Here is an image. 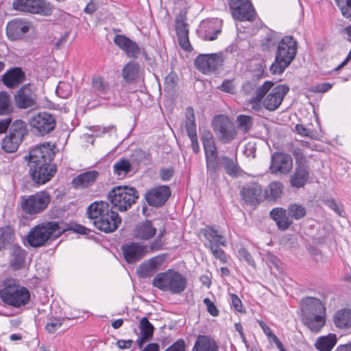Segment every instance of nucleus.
I'll return each instance as SVG.
<instances>
[{"instance_id": "ea45409f", "label": "nucleus", "mask_w": 351, "mask_h": 351, "mask_svg": "<svg viewBox=\"0 0 351 351\" xmlns=\"http://www.w3.org/2000/svg\"><path fill=\"white\" fill-rule=\"evenodd\" d=\"M283 188L280 182H271L263 193L264 199L276 202L280 197Z\"/></svg>"}, {"instance_id": "052dcab7", "label": "nucleus", "mask_w": 351, "mask_h": 351, "mask_svg": "<svg viewBox=\"0 0 351 351\" xmlns=\"http://www.w3.org/2000/svg\"><path fill=\"white\" fill-rule=\"evenodd\" d=\"M217 88L223 92L228 93H233L234 90V86L232 81L230 80H224L221 84Z\"/></svg>"}, {"instance_id": "79ce46f5", "label": "nucleus", "mask_w": 351, "mask_h": 351, "mask_svg": "<svg viewBox=\"0 0 351 351\" xmlns=\"http://www.w3.org/2000/svg\"><path fill=\"white\" fill-rule=\"evenodd\" d=\"M185 117V128L188 136L197 135L195 112L192 107L186 109Z\"/></svg>"}, {"instance_id": "5701e85b", "label": "nucleus", "mask_w": 351, "mask_h": 351, "mask_svg": "<svg viewBox=\"0 0 351 351\" xmlns=\"http://www.w3.org/2000/svg\"><path fill=\"white\" fill-rule=\"evenodd\" d=\"M163 261L164 258L160 255L144 261L136 269L138 277L142 278L152 277L159 270Z\"/></svg>"}, {"instance_id": "393cba45", "label": "nucleus", "mask_w": 351, "mask_h": 351, "mask_svg": "<svg viewBox=\"0 0 351 351\" xmlns=\"http://www.w3.org/2000/svg\"><path fill=\"white\" fill-rule=\"evenodd\" d=\"M110 209L111 206L108 202L95 201L88 206L86 215L88 219L93 220V224L95 227Z\"/></svg>"}, {"instance_id": "7c9ffc66", "label": "nucleus", "mask_w": 351, "mask_h": 351, "mask_svg": "<svg viewBox=\"0 0 351 351\" xmlns=\"http://www.w3.org/2000/svg\"><path fill=\"white\" fill-rule=\"evenodd\" d=\"M27 252L17 244L11 247L10 266L14 271L21 269L25 266Z\"/></svg>"}, {"instance_id": "8fccbe9b", "label": "nucleus", "mask_w": 351, "mask_h": 351, "mask_svg": "<svg viewBox=\"0 0 351 351\" xmlns=\"http://www.w3.org/2000/svg\"><path fill=\"white\" fill-rule=\"evenodd\" d=\"M238 256L241 261H245L250 266L255 268L256 263L251 254L244 247L238 251Z\"/></svg>"}, {"instance_id": "a878e982", "label": "nucleus", "mask_w": 351, "mask_h": 351, "mask_svg": "<svg viewBox=\"0 0 351 351\" xmlns=\"http://www.w3.org/2000/svg\"><path fill=\"white\" fill-rule=\"evenodd\" d=\"M157 233V228L152 221L145 219L136 225L133 232L134 237L138 240L148 241L154 238Z\"/></svg>"}, {"instance_id": "774afa93", "label": "nucleus", "mask_w": 351, "mask_h": 351, "mask_svg": "<svg viewBox=\"0 0 351 351\" xmlns=\"http://www.w3.org/2000/svg\"><path fill=\"white\" fill-rule=\"evenodd\" d=\"M62 325V322L58 319H56L47 324L45 328L49 333H54Z\"/></svg>"}, {"instance_id": "4d7b16f0", "label": "nucleus", "mask_w": 351, "mask_h": 351, "mask_svg": "<svg viewBox=\"0 0 351 351\" xmlns=\"http://www.w3.org/2000/svg\"><path fill=\"white\" fill-rule=\"evenodd\" d=\"M230 296L231 298L232 305L234 308L239 313L245 312V308L243 306L240 298L234 293H230Z\"/></svg>"}, {"instance_id": "49530a36", "label": "nucleus", "mask_w": 351, "mask_h": 351, "mask_svg": "<svg viewBox=\"0 0 351 351\" xmlns=\"http://www.w3.org/2000/svg\"><path fill=\"white\" fill-rule=\"evenodd\" d=\"M21 143V142L8 135L1 143V148L6 153H14L17 151Z\"/></svg>"}, {"instance_id": "5fc2aeb1", "label": "nucleus", "mask_w": 351, "mask_h": 351, "mask_svg": "<svg viewBox=\"0 0 351 351\" xmlns=\"http://www.w3.org/2000/svg\"><path fill=\"white\" fill-rule=\"evenodd\" d=\"M178 83V75L173 72L171 71L165 79V85L169 88H174Z\"/></svg>"}, {"instance_id": "13d9d810", "label": "nucleus", "mask_w": 351, "mask_h": 351, "mask_svg": "<svg viewBox=\"0 0 351 351\" xmlns=\"http://www.w3.org/2000/svg\"><path fill=\"white\" fill-rule=\"evenodd\" d=\"M165 351H186L185 341L182 339H178Z\"/></svg>"}, {"instance_id": "1a4fd4ad", "label": "nucleus", "mask_w": 351, "mask_h": 351, "mask_svg": "<svg viewBox=\"0 0 351 351\" xmlns=\"http://www.w3.org/2000/svg\"><path fill=\"white\" fill-rule=\"evenodd\" d=\"M51 202L50 194L45 191L31 195L20 197V206L23 212L29 216H35L43 213Z\"/></svg>"}, {"instance_id": "f8f14e48", "label": "nucleus", "mask_w": 351, "mask_h": 351, "mask_svg": "<svg viewBox=\"0 0 351 351\" xmlns=\"http://www.w3.org/2000/svg\"><path fill=\"white\" fill-rule=\"evenodd\" d=\"M213 130L222 143H229L235 139L237 132L230 119L225 115L215 117L213 121Z\"/></svg>"}, {"instance_id": "dca6fc26", "label": "nucleus", "mask_w": 351, "mask_h": 351, "mask_svg": "<svg viewBox=\"0 0 351 351\" xmlns=\"http://www.w3.org/2000/svg\"><path fill=\"white\" fill-rule=\"evenodd\" d=\"M144 152L141 150L135 151L131 156L130 159L121 158L119 159L113 165V171L117 176L119 179H122L130 173L135 166L144 158Z\"/></svg>"}, {"instance_id": "e2e57ef3", "label": "nucleus", "mask_w": 351, "mask_h": 351, "mask_svg": "<svg viewBox=\"0 0 351 351\" xmlns=\"http://www.w3.org/2000/svg\"><path fill=\"white\" fill-rule=\"evenodd\" d=\"M324 204L334 210L337 214L341 216V213L343 210L339 207V204L336 202L334 199H326L324 200Z\"/></svg>"}, {"instance_id": "2eb2a0df", "label": "nucleus", "mask_w": 351, "mask_h": 351, "mask_svg": "<svg viewBox=\"0 0 351 351\" xmlns=\"http://www.w3.org/2000/svg\"><path fill=\"white\" fill-rule=\"evenodd\" d=\"M16 106L19 109L32 108L36 106L37 95L34 84L22 86L14 95Z\"/></svg>"}, {"instance_id": "0eeeda50", "label": "nucleus", "mask_w": 351, "mask_h": 351, "mask_svg": "<svg viewBox=\"0 0 351 351\" xmlns=\"http://www.w3.org/2000/svg\"><path fill=\"white\" fill-rule=\"evenodd\" d=\"M154 287L172 294H181L186 288L187 279L177 271L168 269L158 274L152 280Z\"/></svg>"}, {"instance_id": "de8ad7c7", "label": "nucleus", "mask_w": 351, "mask_h": 351, "mask_svg": "<svg viewBox=\"0 0 351 351\" xmlns=\"http://www.w3.org/2000/svg\"><path fill=\"white\" fill-rule=\"evenodd\" d=\"M237 122L238 127L243 132H248L253 124V119L247 115L240 114L237 117Z\"/></svg>"}, {"instance_id": "58836bf2", "label": "nucleus", "mask_w": 351, "mask_h": 351, "mask_svg": "<svg viewBox=\"0 0 351 351\" xmlns=\"http://www.w3.org/2000/svg\"><path fill=\"white\" fill-rule=\"evenodd\" d=\"M139 73L138 63L130 61L126 64L122 70V77L124 81L128 84H132L138 77Z\"/></svg>"}, {"instance_id": "412c9836", "label": "nucleus", "mask_w": 351, "mask_h": 351, "mask_svg": "<svg viewBox=\"0 0 351 351\" xmlns=\"http://www.w3.org/2000/svg\"><path fill=\"white\" fill-rule=\"evenodd\" d=\"M289 90V87L286 84H279L274 87L263 101L265 108L269 111L276 110L282 104Z\"/></svg>"}, {"instance_id": "72a5a7b5", "label": "nucleus", "mask_w": 351, "mask_h": 351, "mask_svg": "<svg viewBox=\"0 0 351 351\" xmlns=\"http://www.w3.org/2000/svg\"><path fill=\"white\" fill-rule=\"evenodd\" d=\"M192 351H219L217 342L209 336L198 335Z\"/></svg>"}, {"instance_id": "20e7f679", "label": "nucleus", "mask_w": 351, "mask_h": 351, "mask_svg": "<svg viewBox=\"0 0 351 351\" xmlns=\"http://www.w3.org/2000/svg\"><path fill=\"white\" fill-rule=\"evenodd\" d=\"M298 42L292 36H285L277 45L275 59L269 70L274 75L282 74L295 59L298 51Z\"/></svg>"}, {"instance_id": "f3484780", "label": "nucleus", "mask_w": 351, "mask_h": 351, "mask_svg": "<svg viewBox=\"0 0 351 351\" xmlns=\"http://www.w3.org/2000/svg\"><path fill=\"white\" fill-rule=\"evenodd\" d=\"M171 195L169 186L160 185L148 189L144 194V199L149 206L158 208L166 204Z\"/></svg>"}, {"instance_id": "864d4df0", "label": "nucleus", "mask_w": 351, "mask_h": 351, "mask_svg": "<svg viewBox=\"0 0 351 351\" xmlns=\"http://www.w3.org/2000/svg\"><path fill=\"white\" fill-rule=\"evenodd\" d=\"M65 231L66 230H72L75 233L82 234V235H89V234L92 232L90 229L86 228L85 226H82L81 224L75 223L73 225L70 226L69 228H64Z\"/></svg>"}, {"instance_id": "4468645a", "label": "nucleus", "mask_w": 351, "mask_h": 351, "mask_svg": "<svg viewBox=\"0 0 351 351\" xmlns=\"http://www.w3.org/2000/svg\"><path fill=\"white\" fill-rule=\"evenodd\" d=\"M12 6L16 10L45 16L50 15L52 12L49 3L45 0H14Z\"/></svg>"}, {"instance_id": "c03bdc74", "label": "nucleus", "mask_w": 351, "mask_h": 351, "mask_svg": "<svg viewBox=\"0 0 351 351\" xmlns=\"http://www.w3.org/2000/svg\"><path fill=\"white\" fill-rule=\"evenodd\" d=\"M138 328L140 330V335H142L143 338L147 337L150 339H152L154 326L149 321L147 317H143L141 319Z\"/></svg>"}, {"instance_id": "f03ea898", "label": "nucleus", "mask_w": 351, "mask_h": 351, "mask_svg": "<svg viewBox=\"0 0 351 351\" xmlns=\"http://www.w3.org/2000/svg\"><path fill=\"white\" fill-rule=\"evenodd\" d=\"M55 154L50 143H45L31 149L25 156L28 174L34 186L45 184L55 176L57 173V165L53 162Z\"/></svg>"}, {"instance_id": "69168bd1", "label": "nucleus", "mask_w": 351, "mask_h": 351, "mask_svg": "<svg viewBox=\"0 0 351 351\" xmlns=\"http://www.w3.org/2000/svg\"><path fill=\"white\" fill-rule=\"evenodd\" d=\"M256 147L255 143H248L245 145L243 154L247 157H252L254 158L256 157Z\"/></svg>"}, {"instance_id": "603ef678", "label": "nucleus", "mask_w": 351, "mask_h": 351, "mask_svg": "<svg viewBox=\"0 0 351 351\" xmlns=\"http://www.w3.org/2000/svg\"><path fill=\"white\" fill-rule=\"evenodd\" d=\"M293 155L295 160V165L296 167H307L306 165V159L304 156L302 150L301 149H295L293 152Z\"/></svg>"}, {"instance_id": "0e129e2a", "label": "nucleus", "mask_w": 351, "mask_h": 351, "mask_svg": "<svg viewBox=\"0 0 351 351\" xmlns=\"http://www.w3.org/2000/svg\"><path fill=\"white\" fill-rule=\"evenodd\" d=\"M174 175L173 168H162L160 170V178L162 181H169Z\"/></svg>"}, {"instance_id": "423d86ee", "label": "nucleus", "mask_w": 351, "mask_h": 351, "mask_svg": "<svg viewBox=\"0 0 351 351\" xmlns=\"http://www.w3.org/2000/svg\"><path fill=\"white\" fill-rule=\"evenodd\" d=\"M29 291L14 278H7L0 289V298L7 305L20 308L27 304L30 300Z\"/></svg>"}, {"instance_id": "6ab92c4d", "label": "nucleus", "mask_w": 351, "mask_h": 351, "mask_svg": "<svg viewBox=\"0 0 351 351\" xmlns=\"http://www.w3.org/2000/svg\"><path fill=\"white\" fill-rule=\"evenodd\" d=\"M293 168V159L290 154L275 152L271 156L269 170L272 174H287Z\"/></svg>"}, {"instance_id": "9d476101", "label": "nucleus", "mask_w": 351, "mask_h": 351, "mask_svg": "<svg viewBox=\"0 0 351 351\" xmlns=\"http://www.w3.org/2000/svg\"><path fill=\"white\" fill-rule=\"evenodd\" d=\"M31 132L36 136H44L53 132L56 126V116L49 112H40L29 119Z\"/></svg>"}, {"instance_id": "3c124183", "label": "nucleus", "mask_w": 351, "mask_h": 351, "mask_svg": "<svg viewBox=\"0 0 351 351\" xmlns=\"http://www.w3.org/2000/svg\"><path fill=\"white\" fill-rule=\"evenodd\" d=\"M93 131L97 136H101L105 134H109L110 135L112 133L116 132V127L113 125L106 127L95 126Z\"/></svg>"}, {"instance_id": "6e6d98bb", "label": "nucleus", "mask_w": 351, "mask_h": 351, "mask_svg": "<svg viewBox=\"0 0 351 351\" xmlns=\"http://www.w3.org/2000/svg\"><path fill=\"white\" fill-rule=\"evenodd\" d=\"M209 250L211 251L215 258L219 260L222 263L227 262L226 254L225 252L219 247V245L213 247V248Z\"/></svg>"}, {"instance_id": "6e6552de", "label": "nucleus", "mask_w": 351, "mask_h": 351, "mask_svg": "<svg viewBox=\"0 0 351 351\" xmlns=\"http://www.w3.org/2000/svg\"><path fill=\"white\" fill-rule=\"evenodd\" d=\"M202 141L205 154L206 176L215 180L218 177L219 158L214 137L210 131L206 130L203 132Z\"/></svg>"}, {"instance_id": "4c0bfd02", "label": "nucleus", "mask_w": 351, "mask_h": 351, "mask_svg": "<svg viewBox=\"0 0 351 351\" xmlns=\"http://www.w3.org/2000/svg\"><path fill=\"white\" fill-rule=\"evenodd\" d=\"M337 342V335L329 333L327 335L319 337L315 341V347L319 351H331Z\"/></svg>"}, {"instance_id": "4be33fe9", "label": "nucleus", "mask_w": 351, "mask_h": 351, "mask_svg": "<svg viewBox=\"0 0 351 351\" xmlns=\"http://www.w3.org/2000/svg\"><path fill=\"white\" fill-rule=\"evenodd\" d=\"M114 43L123 50L130 58L137 59L141 53L138 45L123 34H117L113 39Z\"/></svg>"}, {"instance_id": "09e8293b", "label": "nucleus", "mask_w": 351, "mask_h": 351, "mask_svg": "<svg viewBox=\"0 0 351 351\" xmlns=\"http://www.w3.org/2000/svg\"><path fill=\"white\" fill-rule=\"evenodd\" d=\"M274 85V82L271 81H266L264 84L260 86H258L255 91V95L252 97H254V99L258 101H261L263 97L267 94V93L273 87Z\"/></svg>"}, {"instance_id": "7ed1b4c3", "label": "nucleus", "mask_w": 351, "mask_h": 351, "mask_svg": "<svg viewBox=\"0 0 351 351\" xmlns=\"http://www.w3.org/2000/svg\"><path fill=\"white\" fill-rule=\"evenodd\" d=\"M302 322L309 330L318 332L326 324V308L318 298L306 297L302 300Z\"/></svg>"}, {"instance_id": "9b49d317", "label": "nucleus", "mask_w": 351, "mask_h": 351, "mask_svg": "<svg viewBox=\"0 0 351 351\" xmlns=\"http://www.w3.org/2000/svg\"><path fill=\"white\" fill-rule=\"evenodd\" d=\"M223 62V56L221 53L199 54L195 58L194 65L202 73L210 75L222 70Z\"/></svg>"}, {"instance_id": "37998d69", "label": "nucleus", "mask_w": 351, "mask_h": 351, "mask_svg": "<svg viewBox=\"0 0 351 351\" xmlns=\"http://www.w3.org/2000/svg\"><path fill=\"white\" fill-rule=\"evenodd\" d=\"M14 108L12 104L11 95L6 91L0 92V115L4 116L12 113Z\"/></svg>"}, {"instance_id": "c756f323", "label": "nucleus", "mask_w": 351, "mask_h": 351, "mask_svg": "<svg viewBox=\"0 0 351 351\" xmlns=\"http://www.w3.org/2000/svg\"><path fill=\"white\" fill-rule=\"evenodd\" d=\"M91 90L93 94L102 99H109L112 91L110 84L101 76H94L91 82Z\"/></svg>"}, {"instance_id": "b1692460", "label": "nucleus", "mask_w": 351, "mask_h": 351, "mask_svg": "<svg viewBox=\"0 0 351 351\" xmlns=\"http://www.w3.org/2000/svg\"><path fill=\"white\" fill-rule=\"evenodd\" d=\"M29 30L28 23L21 19H14L6 26V34L10 40L21 39Z\"/></svg>"}, {"instance_id": "a19ab883", "label": "nucleus", "mask_w": 351, "mask_h": 351, "mask_svg": "<svg viewBox=\"0 0 351 351\" xmlns=\"http://www.w3.org/2000/svg\"><path fill=\"white\" fill-rule=\"evenodd\" d=\"M280 34L270 30L267 34L265 39L262 43V48L264 51H271L272 49H276L277 45L279 44L280 40H282Z\"/></svg>"}, {"instance_id": "aec40b11", "label": "nucleus", "mask_w": 351, "mask_h": 351, "mask_svg": "<svg viewBox=\"0 0 351 351\" xmlns=\"http://www.w3.org/2000/svg\"><path fill=\"white\" fill-rule=\"evenodd\" d=\"M240 195L244 202L250 206H256L264 200L263 191L257 182L246 184L241 190Z\"/></svg>"}, {"instance_id": "cd10ccee", "label": "nucleus", "mask_w": 351, "mask_h": 351, "mask_svg": "<svg viewBox=\"0 0 351 351\" xmlns=\"http://www.w3.org/2000/svg\"><path fill=\"white\" fill-rule=\"evenodd\" d=\"M201 233L205 237L207 242L205 243L206 247L212 249L213 247L226 245V241L223 236L220 234L215 226H206L201 230Z\"/></svg>"}, {"instance_id": "f704fd0d", "label": "nucleus", "mask_w": 351, "mask_h": 351, "mask_svg": "<svg viewBox=\"0 0 351 351\" xmlns=\"http://www.w3.org/2000/svg\"><path fill=\"white\" fill-rule=\"evenodd\" d=\"M219 168L222 167L226 173L232 177H235L238 175L240 167L239 166L237 157L229 158L226 155L219 156Z\"/></svg>"}, {"instance_id": "e433bc0d", "label": "nucleus", "mask_w": 351, "mask_h": 351, "mask_svg": "<svg viewBox=\"0 0 351 351\" xmlns=\"http://www.w3.org/2000/svg\"><path fill=\"white\" fill-rule=\"evenodd\" d=\"M27 134L28 130L26 123L21 119H17L11 124L8 136L22 143L24 137Z\"/></svg>"}, {"instance_id": "ddd939ff", "label": "nucleus", "mask_w": 351, "mask_h": 351, "mask_svg": "<svg viewBox=\"0 0 351 351\" xmlns=\"http://www.w3.org/2000/svg\"><path fill=\"white\" fill-rule=\"evenodd\" d=\"M228 5L234 19L250 22L255 20L256 11L249 0H229Z\"/></svg>"}, {"instance_id": "473e14b6", "label": "nucleus", "mask_w": 351, "mask_h": 351, "mask_svg": "<svg viewBox=\"0 0 351 351\" xmlns=\"http://www.w3.org/2000/svg\"><path fill=\"white\" fill-rule=\"evenodd\" d=\"M269 215L275 221L278 228L281 230H286L292 223V220L287 215V210L283 208L276 207L273 208Z\"/></svg>"}, {"instance_id": "39448f33", "label": "nucleus", "mask_w": 351, "mask_h": 351, "mask_svg": "<svg viewBox=\"0 0 351 351\" xmlns=\"http://www.w3.org/2000/svg\"><path fill=\"white\" fill-rule=\"evenodd\" d=\"M62 224V221H56L38 223L28 232L26 237L27 243L35 248L44 246L49 240H54L65 232V229L61 226Z\"/></svg>"}, {"instance_id": "a211bd4d", "label": "nucleus", "mask_w": 351, "mask_h": 351, "mask_svg": "<svg viewBox=\"0 0 351 351\" xmlns=\"http://www.w3.org/2000/svg\"><path fill=\"white\" fill-rule=\"evenodd\" d=\"M125 262L132 265L141 261L148 254V246L138 242H129L121 245Z\"/></svg>"}, {"instance_id": "f257e3e1", "label": "nucleus", "mask_w": 351, "mask_h": 351, "mask_svg": "<svg viewBox=\"0 0 351 351\" xmlns=\"http://www.w3.org/2000/svg\"><path fill=\"white\" fill-rule=\"evenodd\" d=\"M108 200L111 204V209L106 213L95 228L104 233L108 234L116 231L120 226L122 219L117 211H126L136 203L139 198L138 191L132 186L119 185L113 187L108 193Z\"/></svg>"}, {"instance_id": "c85d7f7f", "label": "nucleus", "mask_w": 351, "mask_h": 351, "mask_svg": "<svg viewBox=\"0 0 351 351\" xmlns=\"http://www.w3.org/2000/svg\"><path fill=\"white\" fill-rule=\"evenodd\" d=\"M99 176V173L97 171H88L73 178L71 184L76 189H86L93 185Z\"/></svg>"}, {"instance_id": "bb28decb", "label": "nucleus", "mask_w": 351, "mask_h": 351, "mask_svg": "<svg viewBox=\"0 0 351 351\" xmlns=\"http://www.w3.org/2000/svg\"><path fill=\"white\" fill-rule=\"evenodd\" d=\"M25 80V72L21 67H13L2 75L3 84L9 88H15Z\"/></svg>"}, {"instance_id": "c9c22d12", "label": "nucleus", "mask_w": 351, "mask_h": 351, "mask_svg": "<svg viewBox=\"0 0 351 351\" xmlns=\"http://www.w3.org/2000/svg\"><path fill=\"white\" fill-rule=\"evenodd\" d=\"M335 326L340 329H348L351 327V310L341 308L337 311L333 318Z\"/></svg>"}, {"instance_id": "a18cd8bd", "label": "nucleus", "mask_w": 351, "mask_h": 351, "mask_svg": "<svg viewBox=\"0 0 351 351\" xmlns=\"http://www.w3.org/2000/svg\"><path fill=\"white\" fill-rule=\"evenodd\" d=\"M288 214L291 219L299 220L304 217L306 213V208L302 205L291 204L288 206Z\"/></svg>"}, {"instance_id": "338daca9", "label": "nucleus", "mask_w": 351, "mask_h": 351, "mask_svg": "<svg viewBox=\"0 0 351 351\" xmlns=\"http://www.w3.org/2000/svg\"><path fill=\"white\" fill-rule=\"evenodd\" d=\"M164 245L165 242L162 241V239L156 237L150 243L149 250L151 252L159 251L163 249Z\"/></svg>"}, {"instance_id": "2f4dec72", "label": "nucleus", "mask_w": 351, "mask_h": 351, "mask_svg": "<svg viewBox=\"0 0 351 351\" xmlns=\"http://www.w3.org/2000/svg\"><path fill=\"white\" fill-rule=\"evenodd\" d=\"M310 177L308 167H295L293 173L290 177V184L292 187L303 188Z\"/></svg>"}, {"instance_id": "bf43d9fd", "label": "nucleus", "mask_w": 351, "mask_h": 351, "mask_svg": "<svg viewBox=\"0 0 351 351\" xmlns=\"http://www.w3.org/2000/svg\"><path fill=\"white\" fill-rule=\"evenodd\" d=\"M295 130L298 134L303 136L313 138L314 132L311 129L305 128L302 124H297L295 126Z\"/></svg>"}, {"instance_id": "680f3d73", "label": "nucleus", "mask_w": 351, "mask_h": 351, "mask_svg": "<svg viewBox=\"0 0 351 351\" xmlns=\"http://www.w3.org/2000/svg\"><path fill=\"white\" fill-rule=\"evenodd\" d=\"M204 303L207 307V311L213 317L218 316L219 310L215 305V304L208 298H204L203 300Z\"/></svg>"}]
</instances>
